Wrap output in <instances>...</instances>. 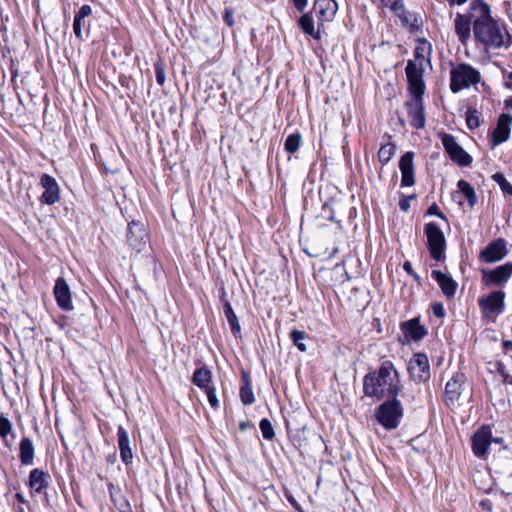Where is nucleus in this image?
Returning <instances> with one entry per match:
<instances>
[{
  "mask_svg": "<svg viewBox=\"0 0 512 512\" xmlns=\"http://www.w3.org/2000/svg\"><path fill=\"white\" fill-rule=\"evenodd\" d=\"M400 391V379L397 370L390 361L381 364L377 372L364 378V392L378 399L396 396Z\"/></svg>",
  "mask_w": 512,
  "mask_h": 512,
  "instance_id": "f257e3e1",
  "label": "nucleus"
},
{
  "mask_svg": "<svg viewBox=\"0 0 512 512\" xmlns=\"http://www.w3.org/2000/svg\"><path fill=\"white\" fill-rule=\"evenodd\" d=\"M431 52L432 46L428 41H417L414 58L407 62L405 68L408 83H425L423 74L425 68L430 65Z\"/></svg>",
  "mask_w": 512,
  "mask_h": 512,
  "instance_id": "f03ea898",
  "label": "nucleus"
},
{
  "mask_svg": "<svg viewBox=\"0 0 512 512\" xmlns=\"http://www.w3.org/2000/svg\"><path fill=\"white\" fill-rule=\"evenodd\" d=\"M474 37L486 48L498 49L510 44V35L497 20L473 29Z\"/></svg>",
  "mask_w": 512,
  "mask_h": 512,
  "instance_id": "7ed1b4c3",
  "label": "nucleus"
},
{
  "mask_svg": "<svg viewBox=\"0 0 512 512\" xmlns=\"http://www.w3.org/2000/svg\"><path fill=\"white\" fill-rule=\"evenodd\" d=\"M408 89L412 94V99L406 104L410 125L416 129H421L425 126L426 121L423 106L425 83H408Z\"/></svg>",
  "mask_w": 512,
  "mask_h": 512,
  "instance_id": "20e7f679",
  "label": "nucleus"
},
{
  "mask_svg": "<svg viewBox=\"0 0 512 512\" xmlns=\"http://www.w3.org/2000/svg\"><path fill=\"white\" fill-rule=\"evenodd\" d=\"M480 81V73L468 64H459L450 72V88L454 93Z\"/></svg>",
  "mask_w": 512,
  "mask_h": 512,
  "instance_id": "39448f33",
  "label": "nucleus"
},
{
  "mask_svg": "<svg viewBox=\"0 0 512 512\" xmlns=\"http://www.w3.org/2000/svg\"><path fill=\"white\" fill-rule=\"evenodd\" d=\"M403 416V409L395 398L379 406L376 412L378 422L386 429H395Z\"/></svg>",
  "mask_w": 512,
  "mask_h": 512,
  "instance_id": "423d86ee",
  "label": "nucleus"
},
{
  "mask_svg": "<svg viewBox=\"0 0 512 512\" xmlns=\"http://www.w3.org/2000/svg\"><path fill=\"white\" fill-rule=\"evenodd\" d=\"M428 247L433 259L440 261L443 258L446 241L444 233L435 223L425 225Z\"/></svg>",
  "mask_w": 512,
  "mask_h": 512,
  "instance_id": "0eeeda50",
  "label": "nucleus"
},
{
  "mask_svg": "<svg viewBox=\"0 0 512 512\" xmlns=\"http://www.w3.org/2000/svg\"><path fill=\"white\" fill-rule=\"evenodd\" d=\"M479 306L486 317L496 318L504 311L505 293L495 291L479 299Z\"/></svg>",
  "mask_w": 512,
  "mask_h": 512,
  "instance_id": "6e6552de",
  "label": "nucleus"
},
{
  "mask_svg": "<svg viewBox=\"0 0 512 512\" xmlns=\"http://www.w3.org/2000/svg\"><path fill=\"white\" fill-rule=\"evenodd\" d=\"M408 371L411 378L416 382H423L429 379V361L425 354L417 353L409 361Z\"/></svg>",
  "mask_w": 512,
  "mask_h": 512,
  "instance_id": "1a4fd4ad",
  "label": "nucleus"
},
{
  "mask_svg": "<svg viewBox=\"0 0 512 512\" xmlns=\"http://www.w3.org/2000/svg\"><path fill=\"white\" fill-rule=\"evenodd\" d=\"M442 143L450 158L458 165L467 166L472 162V157L458 145L452 135L444 134Z\"/></svg>",
  "mask_w": 512,
  "mask_h": 512,
  "instance_id": "9d476101",
  "label": "nucleus"
},
{
  "mask_svg": "<svg viewBox=\"0 0 512 512\" xmlns=\"http://www.w3.org/2000/svg\"><path fill=\"white\" fill-rule=\"evenodd\" d=\"M481 272L486 286L503 285L512 276V262H506L493 270H482Z\"/></svg>",
  "mask_w": 512,
  "mask_h": 512,
  "instance_id": "9b49d317",
  "label": "nucleus"
},
{
  "mask_svg": "<svg viewBox=\"0 0 512 512\" xmlns=\"http://www.w3.org/2000/svg\"><path fill=\"white\" fill-rule=\"evenodd\" d=\"M470 9V19L473 21V29L495 20L492 17L490 6L484 0H473L470 4Z\"/></svg>",
  "mask_w": 512,
  "mask_h": 512,
  "instance_id": "f8f14e48",
  "label": "nucleus"
},
{
  "mask_svg": "<svg viewBox=\"0 0 512 512\" xmlns=\"http://www.w3.org/2000/svg\"><path fill=\"white\" fill-rule=\"evenodd\" d=\"M40 184L44 189L40 197L41 203L53 205L60 200V187L55 178L48 174H43L40 179Z\"/></svg>",
  "mask_w": 512,
  "mask_h": 512,
  "instance_id": "ddd939ff",
  "label": "nucleus"
},
{
  "mask_svg": "<svg viewBox=\"0 0 512 512\" xmlns=\"http://www.w3.org/2000/svg\"><path fill=\"white\" fill-rule=\"evenodd\" d=\"M53 294L60 309L64 311H72L74 309L71 290L64 278L60 277L56 280Z\"/></svg>",
  "mask_w": 512,
  "mask_h": 512,
  "instance_id": "4468645a",
  "label": "nucleus"
},
{
  "mask_svg": "<svg viewBox=\"0 0 512 512\" xmlns=\"http://www.w3.org/2000/svg\"><path fill=\"white\" fill-rule=\"evenodd\" d=\"M127 239L130 247L137 253L146 246L147 232L144 225L139 222H131L128 225Z\"/></svg>",
  "mask_w": 512,
  "mask_h": 512,
  "instance_id": "2eb2a0df",
  "label": "nucleus"
},
{
  "mask_svg": "<svg viewBox=\"0 0 512 512\" xmlns=\"http://www.w3.org/2000/svg\"><path fill=\"white\" fill-rule=\"evenodd\" d=\"M507 253L506 242L503 239H497L481 251L480 259L486 263H493L502 260Z\"/></svg>",
  "mask_w": 512,
  "mask_h": 512,
  "instance_id": "dca6fc26",
  "label": "nucleus"
},
{
  "mask_svg": "<svg viewBox=\"0 0 512 512\" xmlns=\"http://www.w3.org/2000/svg\"><path fill=\"white\" fill-rule=\"evenodd\" d=\"M492 432L488 426L481 427L472 437V449L475 455L483 456L491 444Z\"/></svg>",
  "mask_w": 512,
  "mask_h": 512,
  "instance_id": "f3484780",
  "label": "nucleus"
},
{
  "mask_svg": "<svg viewBox=\"0 0 512 512\" xmlns=\"http://www.w3.org/2000/svg\"><path fill=\"white\" fill-rule=\"evenodd\" d=\"M314 10L319 21H332L337 13L338 4L335 0H317L314 4Z\"/></svg>",
  "mask_w": 512,
  "mask_h": 512,
  "instance_id": "a211bd4d",
  "label": "nucleus"
},
{
  "mask_svg": "<svg viewBox=\"0 0 512 512\" xmlns=\"http://www.w3.org/2000/svg\"><path fill=\"white\" fill-rule=\"evenodd\" d=\"M399 168L402 175L401 185L406 187L413 186L415 180L412 152H406L404 155H402L399 162Z\"/></svg>",
  "mask_w": 512,
  "mask_h": 512,
  "instance_id": "6ab92c4d",
  "label": "nucleus"
},
{
  "mask_svg": "<svg viewBox=\"0 0 512 512\" xmlns=\"http://www.w3.org/2000/svg\"><path fill=\"white\" fill-rule=\"evenodd\" d=\"M512 116L508 114L500 115L497 126L493 132V144L499 145L509 139Z\"/></svg>",
  "mask_w": 512,
  "mask_h": 512,
  "instance_id": "aec40b11",
  "label": "nucleus"
},
{
  "mask_svg": "<svg viewBox=\"0 0 512 512\" xmlns=\"http://www.w3.org/2000/svg\"><path fill=\"white\" fill-rule=\"evenodd\" d=\"M432 277L436 280L445 296L451 298L455 295L457 283L452 277L438 270L432 271Z\"/></svg>",
  "mask_w": 512,
  "mask_h": 512,
  "instance_id": "412c9836",
  "label": "nucleus"
},
{
  "mask_svg": "<svg viewBox=\"0 0 512 512\" xmlns=\"http://www.w3.org/2000/svg\"><path fill=\"white\" fill-rule=\"evenodd\" d=\"M404 336L408 340H420L426 334L424 326L420 324L418 319H411L402 324Z\"/></svg>",
  "mask_w": 512,
  "mask_h": 512,
  "instance_id": "4be33fe9",
  "label": "nucleus"
},
{
  "mask_svg": "<svg viewBox=\"0 0 512 512\" xmlns=\"http://www.w3.org/2000/svg\"><path fill=\"white\" fill-rule=\"evenodd\" d=\"M118 445L120 450V457L126 464L132 460L133 454L130 447V439L127 431L122 427H118Z\"/></svg>",
  "mask_w": 512,
  "mask_h": 512,
  "instance_id": "5701e85b",
  "label": "nucleus"
},
{
  "mask_svg": "<svg viewBox=\"0 0 512 512\" xmlns=\"http://www.w3.org/2000/svg\"><path fill=\"white\" fill-rule=\"evenodd\" d=\"M464 376L462 374L454 375L446 384L445 396L451 403L459 399Z\"/></svg>",
  "mask_w": 512,
  "mask_h": 512,
  "instance_id": "b1692460",
  "label": "nucleus"
},
{
  "mask_svg": "<svg viewBox=\"0 0 512 512\" xmlns=\"http://www.w3.org/2000/svg\"><path fill=\"white\" fill-rule=\"evenodd\" d=\"M470 18L466 17L462 14H457L454 25H455V32L459 37V40L461 43L465 44L467 40L470 38L471 33V23Z\"/></svg>",
  "mask_w": 512,
  "mask_h": 512,
  "instance_id": "393cba45",
  "label": "nucleus"
},
{
  "mask_svg": "<svg viewBox=\"0 0 512 512\" xmlns=\"http://www.w3.org/2000/svg\"><path fill=\"white\" fill-rule=\"evenodd\" d=\"M506 470L499 472L498 485L504 494H512V459L505 461Z\"/></svg>",
  "mask_w": 512,
  "mask_h": 512,
  "instance_id": "a878e982",
  "label": "nucleus"
},
{
  "mask_svg": "<svg viewBox=\"0 0 512 512\" xmlns=\"http://www.w3.org/2000/svg\"><path fill=\"white\" fill-rule=\"evenodd\" d=\"M48 475L39 469L30 472L29 486L36 493H41L48 485Z\"/></svg>",
  "mask_w": 512,
  "mask_h": 512,
  "instance_id": "bb28decb",
  "label": "nucleus"
},
{
  "mask_svg": "<svg viewBox=\"0 0 512 512\" xmlns=\"http://www.w3.org/2000/svg\"><path fill=\"white\" fill-rule=\"evenodd\" d=\"M20 461L23 465H30L34 459V445L29 438H23L20 442Z\"/></svg>",
  "mask_w": 512,
  "mask_h": 512,
  "instance_id": "cd10ccee",
  "label": "nucleus"
},
{
  "mask_svg": "<svg viewBox=\"0 0 512 512\" xmlns=\"http://www.w3.org/2000/svg\"><path fill=\"white\" fill-rule=\"evenodd\" d=\"M212 374L207 368H199L194 372L193 383L201 389L211 387Z\"/></svg>",
  "mask_w": 512,
  "mask_h": 512,
  "instance_id": "c85d7f7f",
  "label": "nucleus"
},
{
  "mask_svg": "<svg viewBox=\"0 0 512 512\" xmlns=\"http://www.w3.org/2000/svg\"><path fill=\"white\" fill-rule=\"evenodd\" d=\"M224 314L227 318L228 323L230 324L231 331L234 335L240 333L241 327L238 321L236 314L233 311V308L230 302L226 301L223 308Z\"/></svg>",
  "mask_w": 512,
  "mask_h": 512,
  "instance_id": "c756f323",
  "label": "nucleus"
},
{
  "mask_svg": "<svg viewBox=\"0 0 512 512\" xmlns=\"http://www.w3.org/2000/svg\"><path fill=\"white\" fill-rule=\"evenodd\" d=\"M458 189L467 199L470 207H474L477 202V197L474 188L465 180L458 181Z\"/></svg>",
  "mask_w": 512,
  "mask_h": 512,
  "instance_id": "7c9ffc66",
  "label": "nucleus"
},
{
  "mask_svg": "<svg viewBox=\"0 0 512 512\" xmlns=\"http://www.w3.org/2000/svg\"><path fill=\"white\" fill-rule=\"evenodd\" d=\"M396 147L392 143L382 145L378 151V158L382 164H387L394 156Z\"/></svg>",
  "mask_w": 512,
  "mask_h": 512,
  "instance_id": "2f4dec72",
  "label": "nucleus"
},
{
  "mask_svg": "<svg viewBox=\"0 0 512 512\" xmlns=\"http://www.w3.org/2000/svg\"><path fill=\"white\" fill-rule=\"evenodd\" d=\"M299 25L301 29L308 35L317 38V34L314 29V21L312 17L308 14H304L299 19Z\"/></svg>",
  "mask_w": 512,
  "mask_h": 512,
  "instance_id": "473e14b6",
  "label": "nucleus"
},
{
  "mask_svg": "<svg viewBox=\"0 0 512 512\" xmlns=\"http://www.w3.org/2000/svg\"><path fill=\"white\" fill-rule=\"evenodd\" d=\"M240 397L245 405H251L255 401L253 390L248 379L245 380L244 385L240 389Z\"/></svg>",
  "mask_w": 512,
  "mask_h": 512,
  "instance_id": "72a5a7b5",
  "label": "nucleus"
},
{
  "mask_svg": "<svg viewBox=\"0 0 512 512\" xmlns=\"http://www.w3.org/2000/svg\"><path fill=\"white\" fill-rule=\"evenodd\" d=\"M302 142V137L300 134H291L287 137L285 141V150L288 153H295L299 150Z\"/></svg>",
  "mask_w": 512,
  "mask_h": 512,
  "instance_id": "f704fd0d",
  "label": "nucleus"
},
{
  "mask_svg": "<svg viewBox=\"0 0 512 512\" xmlns=\"http://www.w3.org/2000/svg\"><path fill=\"white\" fill-rule=\"evenodd\" d=\"M290 338L293 341L294 345L301 351L306 352L307 347L304 343V340L306 338V333L304 331H300L297 329H294L290 333Z\"/></svg>",
  "mask_w": 512,
  "mask_h": 512,
  "instance_id": "c9c22d12",
  "label": "nucleus"
},
{
  "mask_svg": "<svg viewBox=\"0 0 512 512\" xmlns=\"http://www.w3.org/2000/svg\"><path fill=\"white\" fill-rule=\"evenodd\" d=\"M492 179L500 186L504 193L512 195V185L506 180L503 174L495 173L492 175Z\"/></svg>",
  "mask_w": 512,
  "mask_h": 512,
  "instance_id": "e433bc0d",
  "label": "nucleus"
},
{
  "mask_svg": "<svg viewBox=\"0 0 512 512\" xmlns=\"http://www.w3.org/2000/svg\"><path fill=\"white\" fill-rule=\"evenodd\" d=\"M259 426H260L262 435L265 439L271 440L274 437V435H275L274 429H273L271 422L268 419H266V418L262 419L260 421Z\"/></svg>",
  "mask_w": 512,
  "mask_h": 512,
  "instance_id": "4c0bfd02",
  "label": "nucleus"
},
{
  "mask_svg": "<svg viewBox=\"0 0 512 512\" xmlns=\"http://www.w3.org/2000/svg\"><path fill=\"white\" fill-rule=\"evenodd\" d=\"M383 7L389 8L393 12L399 14L403 11V2L402 0H380Z\"/></svg>",
  "mask_w": 512,
  "mask_h": 512,
  "instance_id": "58836bf2",
  "label": "nucleus"
},
{
  "mask_svg": "<svg viewBox=\"0 0 512 512\" xmlns=\"http://www.w3.org/2000/svg\"><path fill=\"white\" fill-rule=\"evenodd\" d=\"M84 26H85L84 18L79 17V15L75 14L74 21H73V32L79 40H83L82 28Z\"/></svg>",
  "mask_w": 512,
  "mask_h": 512,
  "instance_id": "ea45409f",
  "label": "nucleus"
},
{
  "mask_svg": "<svg viewBox=\"0 0 512 512\" xmlns=\"http://www.w3.org/2000/svg\"><path fill=\"white\" fill-rule=\"evenodd\" d=\"M12 431L10 420L4 416H0V437L5 439Z\"/></svg>",
  "mask_w": 512,
  "mask_h": 512,
  "instance_id": "a19ab883",
  "label": "nucleus"
},
{
  "mask_svg": "<svg viewBox=\"0 0 512 512\" xmlns=\"http://www.w3.org/2000/svg\"><path fill=\"white\" fill-rule=\"evenodd\" d=\"M155 73H156V81L159 85H164L165 83V65L159 60L155 63Z\"/></svg>",
  "mask_w": 512,
  "mask_h": 512,
  "instance_id": "79ce46f5",
  "label": "nucleus"
},
{
  "mask_svg": "<svg viewBox=\"0 0 512 512\" xmlns=\"http://www.w3.org/2000/svg\"><path fill=\"white\" fill-rule=\"evenodd\" d=\"M204 392L207 395L210 406L214 409H217L219 406V400L217 398L215 388L211 386L209 388L204 389Z\"/></svg>",
  "mask_w": 512,
  "mask_h": 512,
  "instance_id": "37998d69",
  "label": "nucleus"
},
{
  "mask_svg": "<svg viewBox=\"0 0 512 512\" xmlns=\"http://www.w3.org/2000/svg\"><path fill=\"white\" fill-rule=\"evenodd\" d=\"M467 125L470 129H475L480 125V119L477 111H469L466 117Z\"/></svg>",
  "mask_w": 512,
  "mask_h": 512,
  "instance_id": "c03bdc74",
  "label": "nucleus"
},
{
  "mask_svg": "<svg viewBox=\"0 0 512 512\" xmlns=\"http://www.w3.org/2000/svg\"><path fill=\"white\" fill-rule=\"evenodd\" d=\"M76 14L85 19L92 14V7L90 5H83Z\"/></svg>",
  "mask_w": 512,
  "mask_h": 512,
  "instance_id": "a18cd8bd",
  "label": "nucleus"
},
{
  "mask_svg": "<svg viewBox=\"0 0 512 512\" xmlns=\"http://www.w3.org/2000/svg\"><path fill=\"white\" fill-rule=\"evenodd\" d=\"M403 269L411 275L415 280L419 281L420 277L418 274H416L412 268V264L409 261L404 262Z\"/></svg>",
  "mask_w": 512,
  "mask_h": 512,
  "instance_id": "49530a36",
  "label": "nucleus"
},
{
  "mask_svg": "<svg viewBox=\"0 0 512 512\" xmlns=\"http://www.w3.org/2000/svg\"><path fill=\"white\" fill-rule=\"evenodd\" d=\"M224 21L230 27L234 25V16L232 9L228 8L225 10Z\"/></svg>",
  "mask_w": 512,
  "mask_h": 512,
  "instance_id": "de8ad7c7",
  "label": "nucleus"
},
{
  "mask_svg": "<svg viewBox=\"0 0 512 512\" xmlns=\"http://www.w3.org/2000/svg\"><path fill=\"white\" fill-rule=\"evenodd\" d=\"M428 214L429 215H436L438 217L444 218L443 214L441 213V211L439 210V208H438V206L436 204H433V205H431L429 207Z\"/></svg>",
  "mask_w": 512,
  "mask_h": 512,
  "instance_id": "09e8293b",
  "label": "nucleus"
},
{
  "mask_svg": "<svg viewBox=\"0 0 512 512\" xmlns=\"http://www.w3.org/2000/svg\"><path fill=\"white\" fill-rule=\"evenodd\" d=\"M433 313L435 316L442 318L445 315L443 306L441 304L434 305Z\"/></svg>",
  "mask_w": 512,
  "mask_h": 512,
  "instance_id": "8fccbe9b",
  "label": "nucleus"
},
{
  "mask_svg": "<svg viewBox=\"0 0 512 512\" xmlns=\"http://www.w3.org/2000/svg\"><path fill=\"white\" fill-rule=\"evenodd\" d=\"M292 2L297 10L303 11L307 6L308 0H292Z\"/></svg>",
  "mask_w": 512,
  "mask_h": 512,
  "instance_id": "3c124183",
  "label": "nucleus"
},
{
  "mask_svg": "<svg viewBox=\"0 0 512 512\" xmlns=\"http://www.w3.org/2000/svg\"><path fill=\"white\" fill-rule=\"evenodd\" d=\"M447 1L449 2L450 5H462L465 2H467V0H447Z\"/></svg>",
  "mask_w": 512,
  "mask_h": 512,
  "instance_id": "603ef678",
  "label": "nucleus"
},
{
  "mask_svg": "<svg viewBox=\"0 0 512 512\" xmlns=\"http://www.w3.org/2000/svg\"><path fill=\"white\" fill-rule=\"evenodd\" d=\"M16 498H17V500H18L19 502H21V503H25V502H26L25 497H24V496H23V494H21V493H17V494H16Z\"/></svg>",
  "mask_w": 512,
  "mask_h": 512,
  "instance_id": "864d4df0",
  "label": "nucleus"
},
{
  "mask_svg": "<svg viewBox=\"0 0 512 512\" xmlns=\"http://www.w3.org/2000/svg\"><path fill=\"white\" fill-rule=\"evenodd\" d=\"M503 344L507 349L512 350V341H505Z\"/></svg>",
  "mask_w": 512,
  "mask_h": 512,
  "instance_id": "5fc2aeb1",
  "label": "nucleus"
},
{
  "mask_svg": "<svg viewBox=\"0 0 512 512\" xmlns=\"http://www.w3.org/2000/svg\"><path fill=\"white\" fill-rule=\"evenodd\" d=\"M288 500L290 501V503L296 507V501L294 500V498L292 497H288Z\"/></svg>",
  "mask_w": 512,
  "mask_h": 512,
  "instance_id": "6e6d98bb",
  "label": "nucleus"
},
{
  "mask_svg": "<svg viewBox=\"0 0 512 512\" xmlns=\"http://www.w3.org/2000/svg\"><path fill=\"white\" fill-rule=\"evenodd\" d=\"M400 206H401V208H402L403 210H405V211H406V210H407V208H408V204H406V203H400Z\"/></svg>",
  "mask_w": 512,
  "mask_h": 512,
  "instance_id": "4d7b16f0",
  "label": "nucleus"
},
{
  "mask_svg": "<svg viewBox=\"0 0 512 512\" xmlns=\"http://www.w3.org/2000/svg\"><path fill=\"white\" fill-rule=\"evenodd\" d=\"M481 505H482L483 507H485V505H487V503H486L485 501H482V502H481Z\"/></svg>",
  "mask_w": 512,
  "mask_h": 512,
  "instance_id": "13d9d810",
  "label": "nucleus"
},
{
  "mask_svg": "<svg viewBox=\"0 0 512 512\" xmlns=\"http://www.w3.org/2000/svg\"><path fill=\"white\" fill-rule=\"evenodd\" d=\"M19 512H24V510L22 508L19 509Z\"/></svg>",
  "mask_w": 512,
  "mask_h": 512,
  "instance_id": "bf43d9fd",
  "label": "nucleus"
}]
</instances>
